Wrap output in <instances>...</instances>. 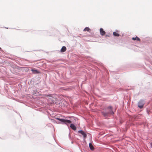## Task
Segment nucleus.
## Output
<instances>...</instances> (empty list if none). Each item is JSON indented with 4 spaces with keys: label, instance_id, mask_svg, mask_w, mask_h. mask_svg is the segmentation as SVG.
I'll return each instance as SVG.
<instances>
[{
    "label": "nucleus",
    "instance_id": "4468645a",
    "mask_svg": "<svg viewBox=\"0 0 152 152\" xmlns=\"http://www.w3.org/2000/svg\"><path fill=\"white\" fill-rule=\"evenodd\" d=\"M1 48L0 47V50H1Z\"/></svg>",
    "mask_w": 152,
    "mask_h": 152
},
{
    "label": "nucleus",
    "instance_id": "f03ea898",
    "mask_svg": "<svg viewBox=\"0 0 152 152\" xmlns=\"http://www.w3.org/2000/svg\"><path fill=\"white\" fill-rule=\"evenodd\" d=\"M56 119L60 121H61V122L65 123V124H70L74 122L72 121L64 119H61L59 118H57Z\"/></svg>",
    "mask_w": 152,
    "mask_h": 152
},
{
    "label": "nucleus",
    "instance_id": "423d86ee",
    "mask_svg": "<svg viewBox=\"0 0 152 152\" xmlns=\"http://www.w3.org/2000/svg\"><path fill=\"white\" fill-rule=\"evenodd\" d=\"M70 127L72 129L74 130L76 129V127L74 124H70Z\"/></svg>",
    "mask_w": 152,
    "mask_h": 152
},
{
    "label": "nucleus",
    "instance_id": "7ed1b4c3",
    "mask_svg": "<svg viewBox=\"0 0 152 152\" xmlns=\"http://www.w3.org/2000/svg\"><path fill=\"white\" fill-rule=\"evenodd\" d=\"M144 103V101L143 100H140L138 102V107L140 108H142L143 107Z\"/></svg>",
    "mask_w": 152,
    "mask_h": 152
},
{
    "label": "nucleus",
    "instance_id": "9b49d317",
    "mask_svg": "<svg viewBox=\"0 0 152 152\" xmlns=\"http://www.w3.org/2000/svg\"><path fill=\"white\" fill-rule=\"evenodd\" d=\"M91 31L89 27H86L85 29L83 30L84 31Z\"/></svg>",
    "mask_w": 152,
    "mask_h": 152
},
{
    "label": "nucleus",
    "instance_id": "0eeeda50",
    "mask_svg": "<svg viewBox=\"0 0 152 152\" xmlns=\"http://www.w3.org/2000/svg\"><path fill=\"white\" fill-rule=\"evenodd\" d=\"M66 50V48L65 46H63L61 50V52H65Z\"/></svg>",
    "mask_w": 152,
    "mask_h": 152
},
{
    "label": "nucleus",
    "instance_id": "20e7f679",
    "mask_svg": "<svg viewBox=\"0 0 152 152\" xmlns=\"http://www.w3.org/2000/svg\"><path fill=\"white\" fill-rule=\"evenodd\" d=\"M78 132L82 134L85 138L86 137V134L85 132L83 130H79Z\"/></svg>",
    "mask_w": 152,
    "mask_h": 152
},
{
    "label": "nucleus",
    "instance_id": "6e6552de",
    "mask_svg": "<svg viewBox=\"0 0 152 152\" xmlns=\"http://www.w3.org/2000/svg\"><path fill=\"white\" fill-rule=\"evenodd\" d=\"M132 39L133 40H137L138 41H140V39L138 37H133L132 38Z\"/></svg>",
    "mask_w": 152,
    "mask_h": 152
},
{
    "label": "nucleus",
    "instance_id": "9d476101",
    "mask_svg": "<svg viewBox=\"0 0 152 152\" xmlns=\"http://www.w3.org/2000/svg\"><path fill=\"white\" fill-rule=\"evenodd\" d=\"M113 34L115 36L118 37L119 36V34L117 32H113Z\"/></svg>",
    "mask_w": 152,
    "mask_h": 152
},
{
    "label": "nucleus",
    "instance_id": "ddd939ff",
    "mask_svg": "<svg viewBox=\"0 0 152 152\" xmlns=\"http://www.w3.org/2000/svg\"><path fill=\"white\" fill-rule=\"evenodd\" d=\"M150 145H151V147H152V143H151L150 144Z\"/></svg>",
    "mask_w": 152,
    "mask_h": 152
},
{
    "label": "nucleus",
    "instance_id": "1a4fd4ad",
    "mask_svg": "<svg viewBox=\"0 0 152 152\" xmlns=\"http://www.w3.org/2000/svg\"><path fill=\"white\" fill-rule=\"evenodd\" d=\"M89 147L90 149L91 150H93L94 149V147L92 145V144L91 143H89Z\"/></svg>",
    "mask_w": 152,
    "mask_h": 152
},
{
    "label": "nucleus",
    "instance_id": "f257e3e1",
    "mask_svg": "<svg viewBox=\"0 0 152 152\" xmlns=\"http://www.w3.org/2000/svg\"><path fill=\"white\" fill-rule=\"evenodd\" d=\"M102 113L104 117H107L110 114H113L114 112L113 111L112 107L111 106L108 107L105 110L102 112Z\"/></svg>",
    "mask_w": 152,
    "mask_h": 152
},
{
    "label": "nucleus",
    "instance_id": "f8f14e48",
    "mask_svg": "<svg viewBox=\"0 0 152 152\" xmlns=\"http://www.w3.org/2000/svg\"><path fill=\"white\" fill-rule=\"evenodd\" d=\"M31 71L33 72H34L35 73H38L39 72L37 70H34V69H32L31 70Z\"/></svg>",
    "mask_w": 152,
    "mask_h": 152
},
{
    "label": "nucleus",
    "instance_id": "39448f33",
    "mask_svg": "<svg viewBox=\"0 0 152 152\" xmlns=\"http://www.w3.org/2000/svg\"><path fill=\"white\" fill-rule=\"evenodd\" d=\"M100 34L102 36L104 35L105 34V32L104 31L102 28H101L100 29Z\"/></svg>",
    "mask_w": 152,
    "mask_h": 152
}]
</instances>
